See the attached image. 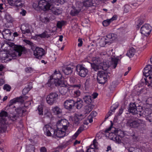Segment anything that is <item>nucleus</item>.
Listing matches in <instances>:
<instances>
[{
	"instance_id": "1",
	"label": "nucleus",
	"mask_w": 152,
	"mask_h": 152,
	"mask_svg": "<svg viewBox=\"0 0 152 152\" xmlns=\"http://www.w3.org/2000/svg\"><path fill=\"white\" fill-rule=\"evenodd\" d=\"M14 48L11 50L8 53L4 51L1 52L0 59L2 60H6L10 61L12 59H16L17 56H20L22 52H25L26 50L24 47L20 45H12Z\"/></svg>"
},
{
	"instance_id": "2",
	"label": "nucleus",
	"mask_w": 152,
	"mask_h": 152,
	"mask_svg": "<svg viewBox=\"0 0 152 152\" xmlns=\"http://www.w3.org/2000/svg\"><path fill=\"white\" fill-rule=\"evenodd\" d=\"M58 88L61 94L64 95L67 92V88H66L67 82L64 80L61 73L59 71H58Z\"/></svg>"
},
{
	"instance_id": "3",
	"label": "nucleus",
	"mask_w": 152,
	"mask_h": 152,
	"mask_svg": "<svg viewBox=\"0 0 152 152\" xmlns=\"http://www.w3.org/2000/svg\"><path fill=\"white\" fill-rule=\"evenodd\" d=\"M117 35L115 34H109L102 37L100 40L99 44L101 47H104L106 44L110 45L115 40Z\"/></svg>"
},
{
	"instance_id": "4",
	"label": "nucleus",
	"mask_w": 152,
	"mask_h": 152,
	"mask_svg": "<svg viewBox=\"0 0 152 152\" xmlns=\"http://www.w3.org/2000/svg\"><path fill=\"white\" fill-rule=\"evenodd\" d=\"M62 116L61 110L58 107V127H61L63 129L67 130L69 126V123L66 119L61 118Z\"/></svg>"
},
{
	"instance_id": "5",
	"label": "nucleus",
	"mask_w": 152,
	"mask_h": 152,
	"mask_svg": "<svg viewBox=\"0 0 152 152\" xmlns=\"http://www.w3.org/2000/svg\"><path fill=\"white\" fill-rule=\"evenodd\" d=\"M145 124V121L139 119L135 121L133 120L132 118L128 119L126 122V125L132 128H136L139 126H144Z\"/></svg>"
},
{
	"instance_id": "6",
	"label": "nucleus",
	"mask_w": 152,
	"mask_h": 152,
	"mask_svg": "<svg viewBox=\"0 0 152 152\" xmlns=\"http://www.w3.org/2000/svg\"><path fill=\"white\" fill-rule=\"evenodd\" d=\"M7 116V113L3 111L0 113V133L5 132L7 129L5 117Z\"/></svg>"
},
{
	"instance_id": "7",
	"label": "nucleus",
	"mask_w": 152,
	"mask_h": 152,
	"mask_svg": "<svg viewBox=\"0 0 152 152\" xmlns=\"http://www.w3.org/2000/svg\"><path fill=\"white\" fill-rule=\"evenodd\" d=\"M33 6L35 9L39 7L44 11L49 10L51 6L49 3L45 0H41L39 1L38 5L33 4Z\"/></svg>"
},
{
	"instance_id": "8",
	"label": "nucleus",
	"mask_w": 152,
	"mask_h": 152,
	"mask_svg": "<svg viewBox=\"0 0 152 152\" xmlns=\"http://www.w3.org/2000/svg\"><path fill=\"white\" fill-rule=\"evenodd\" d=\"M108 75V73L106 71L103 70L98 72L97 77V81L98 83L104 84L107 81Z\"/></svg>"
},
{
	"instance_id": "9",
	"label": "nucleus",
	"mask_w": 152,
	"mask_h": 152,
	"mask_svg": "<svg viewBox=\"0 0 152 152\" xmlns=\"http://www.w3.org/2000/svg\"><path fill=\"white\" fill-rule=\"evenodd\" d=\"M44 134L48 136H52L56 138L57 137V130H54L48 124L45 125L43 127Z\"/></svg>"
},
{
	"instance_id": "10",
	"label": "nucleus",
	"mask_w": 152,
	"mask_h": 152,
	"mask_svg": "<svg viewBox=\"0 0 152 152\" xmlns=\"http://www.w3.org/2000/svg\"><path fill=\"white\" fill-rule=\"evenodd\" d=\"M72 9L70 12V14L72 16H75L77 15L83 9L82 3L80 2L76 3V6H72Z\"/></svg>"
},
{
	"instance_id": "11",
	"label": "nucleus",
	"mask_w": 152,
	"mask_h": 152,
	"mask_svg": "<svg viewBox=\"0 0 152 152\" xmlns=\"http://www.w3.org/2000/svg\"><path fill=\"white\" fill-rule=\"evenodd\" d=\"M75 69L78 74L82 77H85L88 72V70L80 64L77 65Z\"/></svg>"
},
{
	"instance_id": "12",
	"label": "nucleus",
	"mask_w": 152,
	"mask_h": 152,
	"mask_svg": "<svg viewBox=\"0 0 152 152\" xmlns=\"http://www.w3.org/2000/svg\"><path fill=\"white\" fill-rule=\"evenodd\" d=\"M31 50L34 56L36 58L40 59L44 55V50L41 48L32 46L31 47Z\"/></svg>"
},
{
	"instance_id": "13",
	"label": "nucleus",
	"mask_w": 152,
	"mask_h": 152,
	"mask_svg": "<svg viewBox=\"0 0 152 152\" xmlns=\"http://www.w3.org/2000/svg\"><path fill=\"white\" fill-rule=\"evenodd\" d=\"M56 72L57 71L56 70L54 73L50 77V78L47 83L48 86L51 88H55L57 86V80L54 77V75L56 74Z\"/></svg>"
},
{
	"instance_id": "14",
	"label": "nucleus",
	"mask_w": 152,
	"mask_h": 152,
	"mask_svg": "<svg viewBox=\"0 0 152 152\" xmlns=\"http://www.w3.org/2000/svg\"><path fill=\"white\" fill-rule=\"evenodd\" d=\"M152 30V27L149 24H145L141 28L140 32L141 34L146 36L149 34Z\"/></svg>"
},
{
	"instance_id": "15",
	"label": "nucleus",
	"mask_w": 152,
	"mask_h": 152,
	"mask_svg": "<svg viewBox=\"0 0 152 152\" xmlns=\"http://www.w3.org/2000/svg\"><path fill=\"white\" fill-rule=\"evenodd\" d=\"M15 110L17 113L18 114V116L12 114V115H10L9 116L10 119L13 121H15L18 117L19 116H21L22 115L23 113L26 111V110H24L23 108L21 107H18L17 109Z\"/></svg>"
},
{
	"instance_id": "16",
	"label": "nucleus",
	"mask_w": 152,
	"mask_h": 152,
	"mask_svg": "<svg viewBox=\"0 0 152 152\" xmlns=\"http://www.w3.org/2000/svg\"><path fill=\"white\" fill-rule=\"evenodd\" d=\"M57 94L56 93H51L47 96L46 100L47 103L51 105L56 101Z\"/></svg>"
},
{
	"instance_id": "17",
	"label": "nucleus",
	"mask_w": 152,
	"mask_h": 152,
	"mask_svg": "<svg viewBox=\"0 0 152 152\" xmlns=\"http://www.w3.org/2000/svg\"><path fill=\"white\" fill-rule=\"evenodd\" d=\"M152 110L149 108H146L143 109H142L141 110H140L139 113H137V117H140L142 115H144L147 117L146 119L147 118L151 113Z\"/></svg>"
},
{
	"instance_id": "18",
	"label": "nucleus",
	"mask_w": 152,
	"mask_h": 152,
	"mask_svg": "<svg viewBox=\"0 0 152 152\" xmlns=\"http://www.w3.org/2000/svg\"><path fill=\"white\" fill-rule=\"evenodd\" d=\"M123 133L121 130H115L114 132V134L116 136L114 137V140L116 142L118 143H120L121 142V138L123 136Z\"/></svg>"
},
{
	"instance_id": "19",
	"label": "nucleus",
	"mask_w": 152,
	"mask_h": 152,
	"mask_svg": "<svg viewBox=\"0 0 152 152\" xmlns=\"http://www.w3.org/2000/svg\"><path fill=\"white\" fill-rule=\"evenodd\" d=\"M75 105V102L73 99H68L64 103V107L66 109L70 110Z\"/></svg>"
},
{
	"instance_id": "20",
	"label": "nucleus",
	"mask_w": 152,
	"mask_h": 152,
	"mask_svg": "<svg viewBox=\"0 0 152 152\" xmlns=\"http://www.w3.org/2000/svg\"><path fill=\"white\" fill-rule=\"evenodd\" d=\"M25 97V96H20L19 97H17L11 100L8 104L9 107L10 108L15 107V106L13 105V104L18 102L21 103L23 102Z\"/></svg>"
},
{
	"instance_id": "21",
	"label": "nucleus",
	"mask_w": 152,
	"mask_h": 152,
	"mask_svg": "<svg viewBox=\"0 0 152 152\" xmlns=\"http://www.w3.org/2000/svg\"><path fill=\"white\" fill-rule=\"evenodd\" d=\"M128 109L130 113H132L133 115H136L137 117V113H139L140 111H138L137 110L135 103H130Z\"/></svg>"
},
{
	"instance_id": "22",
	"label": "nucleus",
	"mask_w": 152,
	"mask_h": 152,
	"mask_svg": "<svg viewBox=\"0 0 152 152\" xmlns=\"http://www.w3.org/2000/svg\"><path fill=\"white\" fill-rule=\"evenodd\" d=\"M100 61L98 58L96 59L92 64H91V66L92 68L95 71H97L100 69L102 68V66L100 65Z\"/></svg>"
},
{
	"instance_id": "23",
	"label": "nucleus",
	"mask_w": 152,
	"mask_h": 152,
	"mask_svg": "<svg viewBox=\"0 0 152 152\" xmlns=\"http://www.w3.org/2000/svg\"><path fill=\"white\" fill-rule=\"evenodd\" d=\"M85 117L82 113L81 114H76L74 117L75 120L74 123L76 125L78 124Z\"/></svg>"
},
{
	"instance_id": "24",
	"label": "nucleus",
	"mask_w": 152,
	"mask_h": 152,
	"mask_svg": "<svg viewBox=\"0 0 152 152\" xmlns=\"http://www.w3.org/2000/svg\"><path fill=\"white\" fill-rule=\"evenodd\" d=\"M2 34L4 38L7 40H10V37L11 35L12 32L9 29H6L3 31Z\"/></svg>"
},
{
	"instance_id": "25",
	"label": "nucleus",
	"mask_w": 152,
	"mask_h": 152,
	"mask_svg": "<svg viewBox=\"0 0 152 152\" xmlns=\"http://www.w3.org/2000/svg\"><path fill=\"white\" fill-rule=\"evenodd\" d=\"M63 129L61 127H58V137L62 138L65 136L67 130Z\"/></svg>"
},
{
	"instance_id": "26",
	"label": "nucleus",
	"mask_w": 152,
	"mask_h": 152,
	"mask_svg": "<svg viewBox=\"0 0 152 152\" xmlns=\"http://www.w3.org/2000/svg\"><path fill=\"white\" fill-rule=\"evenodd\" d=\"M85 127L84 125H82L80 126L75 133L72 136L73 139H75L78 135L85 129Z\"/></svg>"
},
{
	"instance_id": "27",
	"label": "nucleus",
	"mask_w": 152,
	"mask_h": 152,
	"mask_svg": "<svg viewBox=\"0 0 152 152\" xmlns=\"http://www.w3.org/2000/svg\"><path fill=\"white\" fill-rule=\"evenodd\" d=\"M93 107L91 104L85 106L82 111L83 114L85 116L86 114H88L92 110Z\"/></svg>"
},
{
	"instance_id": "28",
	"label": "nucleus",
	"mask_w": 152,
	"mask_h": 152,
	"mask_svg": "<svg viewBox=\"0 0 152 152\" xmlns=\"http://www.w3.org/2000/svg\"><path fill=\"white\" fill-rule=\"evenodd\" d=\"M83 100L85 103L90 104L92 101V99L90 95H85L83 98Z\"/></svg>"
},
{
	"instance_id": "29",
	"label": "nucleus",
	"mask_w": 152,
	"mask_h": 152,
	"mask_svg": "<svg viewBox=\"0 0 152 152\" xmlns=\"http://www.w3.org/2000/svg\"><path fill=\"white\" fill-rule=\"evenodd\" d=\"M75 106L77 109H80L83 104V102L82 99L80 98H78L76 101L75 102Z\"/></svg>"
},
{
	"instance_id": "30",
	"label": "nucleus",
	"mask_w": 152,
	"mask_h": 152,
	"mask_svg": "<svg viewBox=\"0 0 152 152\" xmlns=\"http://www.w3.org/2000/svg\"><path fill=\"white\" fill-rule=\"evenodd\" d=\"M83 6L89 7L93 5V2L92 0H84V1L82 2H81Z\"/></svg>"
},
{
	"instance_id": "31",
	"label": "nucleus",
	"mask_w": 152,
	"mask_h": 152,
	"mask_svg": "<svg viewBox=\"0 0 152 152\" xmlns=\"http://www.w3.org/2000/svg\"><path fill=\"white\" fill-rule=\"evenodd\" d=\"M73 68L69 66H66L65 68H63L62 71L66 75H68L71 74L72 72Z\"/></svg>"
},
{
	"instance_id": "32",
	"label": "nucleus",
	"mask_w": 152,
	"mask_h": 152,
	"mask_svg": "<svg viewBox=\"0 0 152 152\" xmlns=\"http://www.w3.org/2000/svg\"><path fill=\"white\" fill-rule=\"evenodd\" d=\"M135 52V49L133 48H132L127 51L126 54V56L129 58H131L134 55Z\"/></svg>"
},
{
	"instance_id": "33",
	"label": "nucleus",
	"mask_w": 152,
	"mask_h": 152,
	"mask_svg": "<svg viewBox=\"0 0 152 152\" xmlns=\"http://www.w3.org/2000/svg\"><path fill=\"white\" fill-rule=\"evenodd\" d=\"M13 6L22 7L24 4V1L21 0H16L14 1Z\"/></svg>"
},
{
	"instance_id": "34",
	"label": "nucleus",
	"mask_w": 152,
	"mask_h": 152,
	"mask_svg": "<svg viewBox=\"0 0 152 152\" xmlns=\"http://www.w3.org/2000/svg\"><path fill=\"white\" fill-rule=\"evenodd\" d=\"M95 139L93 141V145H91L90 146L89 148L87 149L86 152H95V150L94 148H95Z\"/></svg>"
},
{
	"instance_id": "35",
	"label": "nucleus",
	"mask_w": 152,
	"mask_h": 152,
	"mask_svg": "<svg viewBox=\"0 0 152 152\" xmlns=\"http://www.w3.org/2000/svg\"><path fill=\"white\" fill-rule=\"evenodd\" d=\"M26 152H34L35 148L34 145H29L26 147Z\"/></svg>"
},
{
	"instance_id": "36",
	"label": "nucleus",
	"mask_w": 152,
	"mask_h": 152,
	"mask_svg": "<svg viewBox=\"0 0 152 152\" xmlns=\"http://www.w3.org/2000/svg\"><path fill=\"white\" fill-rule=\"evenodd\" d=\"M119 61V59L118 58H115L112 59V65L114 69L116 67Z\"/></svg>"
},
{
	"instance_id": "37",
	"label": "nucleus",
	"mask_w": 152,
	"mask_h": 152,
	"mask_svg": "<svg viewBox=\"0 0 152 152\" xmlns=\"http://www.w3.org/2000/svg\"><path fill=\"white\" fill-rule=\"evenodd\" d=\"M25 26L21 27L20 28V29L22 31V33L25 34V33H30L31 31L29 28H25Z\"/></svg>"
},
{
	"instance_id": "38",
	"label": "nucleus",
	"mask_w": 152,
	"mask_h": 152,
	"mask_svg": "<svg viewBox=\"0 0 152 152\" xmlns=\"http://www.w3.org/2000/svg\"><path fill=\"white\" fill-rule=\"evenodd\" d=\"M148 81H147L145 79V82L146 85H147L148 86H151L152 87V78L151 76L148 77Z\"/></svg>"
},
{
	"instance_id": "39",
	"label": "nucleus",
	"mask_w": 152,
	"mask_h": 152,
	"mask_svg": "<svg viewBox=\"0 0 152 152\" xmlns=\"http://www.w3.org/2000/svg\"><path fill=\"white\" fill-rule=\"evenodd\" d=\"M66 23V21L64 20L58 21V28H61L62 26L64 25Z\"/></svg>"
},
{
	"instance_id": "40",
	"label": "nucleus",
	"mask_w": 152,
	"mask_h": 152,
	"mask_svg": "<svg viewBox=\"0 0 152 152\" xmlns=\"http://www.w3.org/2000/svg\"><path fill=\"white\" fill-rule=\"evenodd\" d=\"M80 94L81 92L79 90H75L74 91L73 95L75 97H77L80 95Z\"/></svg>"
},
{
	"instance_id": "41",
	"label": "nucleus",
	"mask_w": 152,
	"mask_h": 152,
	"mask_svg": "<svg viewBox=\"0 0 152 152\" xmlns=\"http://www.w3.org/2000/svg\"><path fill=\"white\" fill-rule=\"evenodd\" d=\"M111 22L109 19L104 20L102 22V24L104 26H108Z\"/></svg>"
},
{
	"instance_id": "42",
	"label": "nucleus",
	"mask_w": 152,
	"mask_h": 152,
	"mask_svg": "<svg viewBox=\"0 0 152 152\" xmlns=\"http://www.w3.org/2000/svg\"><path fill=\"white\" fill-rule=\"evenodd\" d=\"M37 36L38 37H39L41 38H44L45 37L48 38L49 37V35L47 34L45 32H44L42 34L37 35Z\"/></svg>"
},
{
	"instance_id": "43",
	"label": "nucleus",
	"mask_w": 152,
	"mask_h": 152,
	"mask_svg": "<svg viewBox=\"0 0 152 152\" xmlns=\"http://www.w3.org/2000/svg\"><path fill=\"white\" fill-rule=\"evenodd\" d=\"M131 7L128 5H126L124 6V11L125 12L127 13L130 10Z\"/></svg>"
},
{
	"instance_id": "44",
	"label": "nucleus",
	"mask_w": 152,
	"mask_h": 152,
	"mask_svg": "<svg viewBox=\"0 0 152 152\" xmlns=\"http://www.w3.org/2000/svg\"><path fill=\"white\" fill-rule=\"evenodd\" d=\"M143 74L146 76H148L152 74V71H150V70L143 69Z\"/></svg>"
},
{
	"instance_id": "45",
	"label": "nucleus",
	"mask_w": 152,
	"mask_h": 152,
	"mask_svg": "<svg viewBox=\"0 0 152 152\" xmlns=\"http://www.w3.org/2000/svg\"><path fill=\"white\" fill-rule=\"evenodd\" d=\"M32 87L31 86L30 88L27 87L25 88L23 90L22 92L24 94H27L29 90L31 89Z\"/></svg>"
},
{
	"instance_id": "46",
	"label": "nucleus",
	"mask_w": 152,
	"mask_h": 152,
	"mask_svg": "<svg viewBox=\"0 0 152 152\" xmlns=\"http://www.w3.org/2000/svg\"><path fill=\"white\" fill-rule=\"evenodd\" d=\"M5 18L8 22H9L12 20V17L9 14L6 15Z\"/></svg>"
},
{
	"instance_id": "47",
	"label": "nucleus",
	"mask_w": 152,
	"mask_h": 152,
	"mask_svg": "<svg viewBox=\"0 0 152 152\" xmlns=\"http://www.w3.org/2000/svg\"><path fill=\"white\" fill-rule=\"evenodd\" d=\"M11 87L10 86L7 84H5L3 88L4 90H6L7 91H10Z\"/></svg>"
},
{
	"instance_id": "48",
	"label": "nucleus",
	"mask_w": 152,
	"mask_h": 152,
	"mask_svg": "<svg viewBox=\"0 0 152 152\" xmlns=\"http://www.w3.org/2000/svg\"><path fill=\"white\" fill-rule=\"evenodd\" d=\"M112 127V126L111 125L109 127H108V128H107L105 129V130L104 131V132L106 133V136H107V134H109L110 133V130Z\"/></svg>"
},
{
	"instance_id": "49",
	"label": "nucleus",
	"mask_w": 152,
	"mask_h": 152,
	"mask_svg": "<svg viewBox=\"0 0 152 152\" xmlns=\"http://www.w3.org/2000/svg\"><path fill=\"white\" fill-rule=\"evenodd\" d=\"M41 21L45 23H47L49 21V19L47 17H44L41 19Z\"/></svg>"
},
{
	"instance_id": "50",
	"label": "nucleus",
	"mask_w": 152,
	"mask_h": 152,
	"mask_svg": "<svg viewBox=\"0 0 152 152\" xmlns=\"http://www.w3.org/2000/svg\"><path fill=\"white\" fill-rule=\"evenodd\" d=\"M97 115V113L95 111H92L89 115V117H92V118H94Z\"/></svg>"
},
{
	"instance_id": "51",
	"label": "nucleus",
	"mask_w": 152,
	"mask_h": 152,
	"mask_svg": "<svg viewBox=\"0 0 152 152\" xmlns=\"http://www.w3.org/2000/svg\"><path fill=\"white\" fill-rule=\"evenodd\" d=\"M25 70L27 73H30L33 72V69L31 67H28L25 68Z\"/></svg>"
},
{
	"instance_id": "52",
	"label": "nucleus",
	"mask_w": 152,
	"mask_h": 152,
	"mask_svg": "<svg viewBox=\"0 0 152 152\" xmlns=\"http://www.w3.org/2000/svg\"><path fill=\"white\" fill-rule=\"evenodd\" d=\"M39 113L40 115L43 114V108L41 106H39L38 108Z\"/></svg>"
},
{
	"instance_id": "53",
	"label": "nucleus",
	"mask_w": 152,
	"mask_h": 152,
	"mask_svg": "<svg viewBox=\"0 0 152 152\" xmlns=\"http://www.w3.org/2000/svg\"><path fill=\"white\" fill-rule=\"evenodd\" d=\"M118 107V106L116 104L113 105L111 107V110L112 112H114L115 110Z\"/></svg>"
},
{
	"instance_id": "54",
	"label": "nucleus",
	"mask_w": 152,
	"mask_h": 152,
	"mask_svg": "<svg viewBox=\"0 0 152 152\" xmlns=\"http://www.w3.org/2000/svg\"><path fill=\"white\" fill-rule=\"evenodd\" d=\"M144 69L147 70H150V71H152V65H147Z\"/></svg>"
},
{
	"instance_id": "55",
	"label": "nucleus",
	"mask_w": 152,
	"mask_h": 152,
	"mask_svg": "<svg viewBox=\"0 0 152 152\" xmlns=\"http://www.w3.org/2000/svg\"><path fill=\"white\" fill-rule=\"evenodd\" d=\"M78 42H79L77 45L78 47H80L82 46L83 43V42L82 40V39L81 38H79L78 39Z\"/></svg>"
},
{
	"instance_id": "56",
	"label": "nucleus",
	"mask_w": 152,
	"mask_h": 152,
	"mask_svg": "<svg viewBox=\"0 0 152 152\" xmlns=\"http://www.w3.org/2000/svg\"><path fill=\"white\" fill-rule=\"evenodd\" d=\"M25 41L26 44L30 45L31 46V49L32 47L34 46V44L32 42H31L30 41L28 40H25Z\"/></svg>"
},
{
	"instance_id": "57",
	"label": "nucleus",
	"mask_w": 152,
	"mask_h": 152,
	"mask_svg": "<svg viewBox=\"0 0 152 152\" xmlns=\"http://www.w3.org/2000/svg\"><path fill=\"white\" fill-rule=\"evenodd\" d=\"M73 87L74 88H77L78 89H80L82 88V86L81 84L79 83L78 84L75 85L73 86Z\"/></svg>"
},
{
	"instance_id": "58",
	"label": "nucleus",
	"mask_w": 152,
	"mask_h": 152,
	"mask_svg": "<svg viewBox=\"0 0 152 152\" xmlns=\"http://www.w3.org/2000/svg\"><path fill=\"white\" fill-rule=\"evenodd\" d=\"M123 109L122 108V107H121L118 112L117 113V115L118 116H120V115L123 113Z\"/></svg>"
},
{
	"instance_id": "59",
	"label": "nucleus",
	"mask_w": 152,
	"mask_h": 152,
	"mask_svg": "<svg viewBox=\"0 0 152 152\" xmlns=\"http://www.w3.org/2000/svg\"><path fill=\"white\" fill-rule=\"evenodd\" d=\"M53 113L55 115L57 114V107L56 106L54 107L52 110Z\"/></svg>"
},
{
	"instance_id": "60",
	"label": "nucleus",
	"mask_w": 152,
	"mask_h": 152,
	"mask_svg": "<svg viewBox=\"0 0 152 152\" xmlns=\"http://www.w3.org/2000/svg\"><path fill=\"white\" fill-rule=\"evenodd\" d=\"M117 18V15H114L113 16V17L111 18L110 19H109L110 20L111 22H112L113 20H116Z\"/></svg>"
},
{
	"instance_id": "61",
	"label": "nucleus",
	"mask_w": 152,
	"mask_h": 152,
	"mask_svg": "<svg viewBox=\"0 0 152 152\" xmlns=\"http://www.w3.org/2000/svg\"><path fill=\"white\" fill-rule=\"evenodd\" d=\"M5 83V81L3 78H0V86H2Z\"/></svg>"
},
{
	"instance_id": "62",
	"label": "nucleus",
	"mask_w": 152,
	"mask_h": 152,
	"mask_svg": "<svg viewBox=\"0 0 152 152\" xmlns=\"http://www.w3.org/2000/svg\"><path fill=\"white\" fill-rule=\"evenodd\" d=\"M98 94L97 93H94L92 94V96H93V99H96L97 96H98Z\"/></svg>"
},
{
	"instance_id": "63",
	"label": "nucleus",
	"mask_w": 152,
	"mask_h": 152,
	"mask_svg": "<svg viewBox=\"0 0 152 152\" xmlns=\"http://www.w3.org/2000/svg\"><path fill=\"white\" fill-rule=\"evenodd\" d=\"M9 4L13 6L14 1L13 0H7Z\"/></svg>"
},
{
	"instance_id": "64",
	"label": "nucleus",
	"mask_w": 152,
	"mask_h": 152,
	"mask_svg": "<svg viewBox=\"0 0 152 152\" xmlns=\"http://www.w3.org/2000/svg\"><path fill=\"white\" fill-rule=\"evenodd\" d=\"M47 150L45 147H42L40 149V152H46Z\"/></svg>"
}]
</instances>
